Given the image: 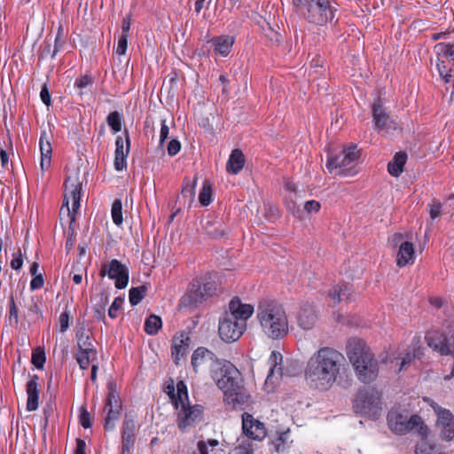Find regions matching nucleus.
Masks as SVG:
<instances>
[{
    "instance_id": "7c9ffc66",
    "label": "nucleus",
    "mask_w": 454,
    "mask_h": 454,
    "mask_svg": "<svg viewBox=\"0 0 454 454\" xmlns=\"http://www.w3.org/2000/svg\"><path fill=\"white\" fill-rule=\"evenodd\" d=\"M234 38L230 35H221L211 40L214 51L216 55L226 57L231 51Z\"/></svg>"
},
{
    "instance_id": "393cba45",
    "label": "nucleus",
    "mask_w": 454,
    "mask_h": 454,
    "mask_svg": "<svg viewBox=\"0 0 454 454\" xmlns=\"http://www.w3.org/2000/svg\"><path fill=\"white\" fill-rule=\"evenodd\" d=\"M214 362H216V366L220 363L216 356L204 347L196 348L192 356V365L195 372H197L198 367L200 365Z\"/></svg>"
},
{
    "instance_id": "58836bf2",
    "label": "nucleus",
    "mask_w": 454,
    "mask_h": 454,
    "mask_svg": "<svg viewBox=\"0 0 454 454\" xmlns=\"http://www.w3.org/2000/svg\"><path fill=\"white\" fill-rule=\"evenodd\" d=\"M349 290V287L347 284L335 285L333 286L328 292V296L331 298L333 301V305L340 303L341 301V296L346 294V292Z\"/></svg>"
},
{
    "instance_id": "9d476101",
    "label": "nucleus",
    "mask_w": 454,
    "mask_h": 454,
    "mask_svg": "<svg viewBox=\"0 0 454 454\" xmlns=\"http://www.w3.org/2000/svg\"><path fill=\"white\" fill-rule=\"evenodd\" d=\"M360 157L356 145H350L344 148L339 155L329 156L326 162V168L331 174L351 175L352 166Z\"/></svg>"
},
{
    "instance_id": "f03ea898",
    "label": "nucleus",
    "mask_w": 454,
    "mask_h": 454,
    "mask_svg": "<svg viewBox=\"0 0 454 454\" xmlns=\"http://www.w3.org/2000/svg\"><path fill=\"white\" fill-rule=\"evenodd\" d=\"M256 319L262 332L271 340H280L289 331L288 317L284 306L271 299L261 300L256 307Z\"/></svg>"
},
{
    "instance_id": "c85d7f7f",
    "label": "nucleus",
    "mask_w": 454,
    "mask_h": 454,
    "mask_svg": "<svg viewBox=\"0 0 454 454\" xmlns=\"http://www.w3.org/2000/svg\"><path fill=\"white\" fill-rule=\"evenodd\" d=\"M74 358L81 370H87L90 364L98 361V351L94 347L78 349Z\"/></svg>"
},
{
    "instance_id": "f257e3e1",
    "label": "nucleus",
    "mask_w": 454,
    "mask_h": 454,
    "mask_svg": "<svg viewBox=\"0 0 454 454\" xmlns=\"http://www.w3.org/2000/svg\"><path fill=\"white\" fill-rule=\"evenodd\" d=\"M346 371L343 354L333 348L323 347L307 361L304 378L311 388L327 391Z\"/></svg>"
},
{
    "instance_id": "f704fd0d",
    "label": "nucleus",
    "mask_w": 454,
    "mask_h": 454,
    "mask_svg": "<svg viewBox=\"0 0 454 454\" xmlns=\"http://www.w3.org/2000/svg\"><path fill=\"white\" fill-rule=\"evenodd\" d=\"M197 177H184L182 186V195L189 198L190 204L193 202L196 193Z\"/></svg>"
},
{
    "instance_id": "864d4df0",
    "label": "nucleus",
    "mask_w": 454,
    "mask_h": 454,
    "mask_svg": "<svg viewBox=\"0 0 454 454\" xmlns=\"http://www.w3.org/2000/svg\"><path fill=\"white\" fill-rule=\"evenodd\" d=\"M290 438V432L286 431L281 433L278 437L277 438L276 442V450L278 452L284 451L286 449V443L289 441Z\"/></svg>"
},
{
    "instance_id": "b1692460",
    "label": "nucleus",
    "mask_w": 454,
    "mask_h": 454,
    "mask_svg": "<svg viewBox=\"0 0 454 454\" xmlns=\"http://www.w3.org/2000/svg\"><path fill=\"white\" fill-rule=\"evenodd\" d=\"M39 147L41 152L40 167L42 172H45L51 167L52 148L50 141V136L45 130L41 131L39 139Z\"/></svg>"
},
{
    "instance_id": "79ce46f5",
    "label": "nucleus",
    "mask_w": 454,
    "mask_h": 454,
    "mask_svg": "<svg viewBox=\"0 0 454 454\" xmlns=\"http://www.w3.org/2000/svg\"><path fill=\"white\" fill-rule=\"evenodd\" d=\"M106 122L114 133L121 130L122 117L119 112H111L106 117Z\"/></svg>"
},
{
    "instance_id": "cd10ccee",
    "label": "nucleus",
    "mask_w": 454,
    "mask_h": 454,
    "mask_svg": "<svg viewBox=\"0 0 454 454\" xmlns=\"http://www.w3.org/2000/svg\"><path fill=\"white\" fill-rule=\"evenodd\" d=\"M357 379L364 384L373 382L379 374V363L372 362L369 365H361L360 368H354Z\"/></svg>"
},
{
    "instance_id": "774afa93",
    "label": "nucleus",
    "mask_w": 454,
    "mask_h": 454,
    "mask_svg": "<svg viewBox=\"0 0 454 454\" xmlns=\"http://www.w3.org/2000/svg\"><path fill=\"white\" fill-rule=\"evenodd\" d=\"M94 300L96 304L106 308L109 303V295L105 290H103L95 297Z\"/></svg>"
},
{
    "instance_id": "680f3d73",
    "label": "nucleus",
    "mask_w": 454,
    "mask_h": 454,
    "mask_svg": "<svg viewBox=\"0 0 454 454\" xmlns=\"http://www.w3.org/2000/svg\"><path fill=\"white\" fill-rule=\"evenodd\" d=\"M168 134H169V128L167 125V121H166V120H161V122H160V141H159V144H160V146H162L164 145L165 141L168 137Z\"/></svg>"
},
{
    "instance_id": "e2e57ef3",
    "label": "nucleus",
    "mask_w": 454,
    "mask_h": 454,
    "mask_svg": "<svg viewBox=\"0 0 454 454\" xmlns=\"http://www.w3.org/2000/svg\"><path fill=\"white\" fill-rule=\"evenodd\" d=\"M52 411H53V408H52V405L50 403L46 404L43 410V431H46V429L48 427L49 419L52 414Z\"/></svg>"
},
{
    "instance_id": "bf43d9fd",
    "label": "nucleus",
    "mask_w": 454,
    "mask_h": 454,
    "mask_svg": "<svg viewBox=\"0 0 454 454\" xmlns=\"http://www.w3.org/2000/svg\"><path fill=\"white\" fill-rule=\"evenodd\" d=\"M59 331L64 333L69 327V312L64 311L60 314L59 319Z\"/></svg>"
},
{
    "instance_id": "4468645a",
    "label": "nucleus",
    "mask_w": 454,
    "mask_h": 454,
    "mask_svg": "<svg viewBox=\"0 0 454 454\" xmlns=\"http://www.w3.org/2000/svg\"><path fill=\"white\" fill-rule=\"evenodd\" d=\"M242 435L245 440L262 442L268 435V430L263 422L255 419L251 413L244 412L241 415Z\"/></svg>"
},
{
    "instance_id": "4c0bfd02",
    "label": "nucleus",
    "mask_w": 454,
    "mask_h": 454,
    "mask_svg": "<svg viewBox=\"0 0 454 454\" xmlns=\"http://www.w3.org/2000/svg\"><path fill=\"white\" fill-rule=\"evenodd\" d=\"M212 184L208 180H205L199 193L200 203L204 207L208 206L212 202Z\"/></svg>"
},
{
    "instance_id": "49530a36",
    "label": "nucleus",
    "mask_w": 454,
    "mask_h": 454,
    "mask_svg": "<svg viewBox=\"0 0 454 454\" xmlns=\"http://www.w3.org/2000/svg\"><path fill=\"white\" fill-rule=\"evenodd\" d=\"M8 320L12 325H17L19 323L18 307L15 303L13 295L10 297Z\"/></svg>"
},
{
    "instance_id": "f3484780",
    "label": "nucleus",
    "mask_w": 454,
    "mask_h": 454,
    "mask_svg": "<svg viewBox=\"0 0 454 454\" xmlns=\"http://www.w3.org/2000/svg\"><path fill=\"white\" fill-rule=\"evenodd\" d=\"M254 311V308L253 305L243 303L238 296H235L230 301L228 311L224 314L228 316V317L237 320L239 324H244L245 327H247V322L252 317Z\"/></svg>"
},
{
    "instance_id": "dca6fc26",
    "label": "nucleus",
    "mask_w": 454,
    "mask_h": 454,
    "mask_svg": "<svg viewBox=\"0 0 454 454\" xmlns=\"http://www.w3.org/2000/svg\"><path fill=\"white\" fill-rule=\"evenodd\" d=\"M247 330L245 325L239 324L225 314L219 319L218 333L220 338L228 343L238 340Z\"/></svg>"
},
{
    "instance_id": "69168bd1",
    "label": "nucleus",
    "mask_w": 454,
    "mask_h": 454,
    "mask_svg": "<svg viewBox=\"0 0 454 454\" xmlns=\"http://www.w3.org/2000/svg\"><path fill=\"white\" fill-rule=\"evenodd\" d=\"M442 214V205L439 202H434L429 205V215L432 220L438 218Z\"/></svg>"
},
{
    "instance_id": "0e129e2a",
    "label": "nucleus",
    "mask_w": 454,
    "mask_h": 454,
    "mask_svg": "<svg viewBox=\"0 0 454 454\" xmlns=\"http://www.w3.org/2000/svg\"><path fill=\"white\" fill-rule=\"evenodd\" d=\"M40 98L45 106H50L51 105V98L46 83H44L41 89Z\"/></svg>"
},
{
    "instance_id": "6e6d98bb",
    "label": "nucleus",
    "mask_w": 454,
    "mask_h": 454,
    "mask_svg": "<svg viewBox=\"0 0 454 454\" xmlns=\"http://www.w3.org/2000/svg\"><path fill=\"white\" fill-rule=\"evenodd\" d=\"M415 454H434V447L428 442H421L417 444Z\"/></svg>"
},
{
    "instance_id": "052dcab7",
    "label": "nucleus",
    "mask_w": 454,
    "mask_h": 454,
    "mask_svg": "<svg viewBox=\"0 0 454 454\" xmlns=\"http://www.w3.org/2000/svg\"><path fill=\"white\" fill-rule=\"evenodd\" d=\"M321 208V204L319 201L311 200H308L304 204V210L310 214V213H317Z\"/></svg>"
},
{
    "instance_id": "4be33fe9",
    "label": "nucleus",
    "mask_w": 454,
    "mask_h": 454,
    "mask_svg": "<svg viewBox=\"0 0 454 454\" xmlns=\"http://www.w3.org/2000/svg\"><path fill=\"white\" fill-rule=\"evenodd\" d=\"M164 391L169 396L171 403L176 410H178L180 403L188 401L189 396L187 386L183 380H179L176 383V388L175 387L174 382L172 381L170 384L166 386Z\"/></svg>"
},
{
    "instance_id": "338daca9",
    "label": "nucleus",
    "mask_w": 454,
    "mask_h": 454,
    "mask_svg": "<svg viewBox=\"0 0 454 454\" xmlns=\"http://www.w3.org/2000/svg\"><path fill=\"white\" fill-rule=\"evenodd\" d=\"M92 310H93L94 317L98 321L105 322V320H106V308L105 307H102V306H99V305L94 303Z\"/></svg>"
},
{
    "instance_id": "4d7b16f0",
    "label": "nucleus",
    "mask_w": 454,
    "mask_h": 454,
    "mask_svg": "<svg viewBox=\"0 0 454 454\" xmlns=\"http://www.w3.org/2000/svg\"><path fill=\"white\" fill-rule=\"evenodd\" d=\"M128 48V36L126 35H121L118 40V44L116 48V54L119 56H122L126 53Z\"/></svg>"
},
{
    "instance_id": "8fccbe9b",
    "label": "nucleus",
    "mask_w": 454,
    "mask_h": 454,
    "mask_svg": "<svg viewBox=\"0 0 454 454\" xmlns=\"http://www.w3.org/2000/svg\"><path fill=\"white\" fill-rule=\"evenodd\" d=\"M76 338H77V347H78V349H82V348H90V347H94L91 340H90V338L89 335H87L84 331H79L76 334Z\"/></svg>"
},
{
    "instance_id": "603ef678",
    "label": "nucleus",
    "mask_w": 454,
    "mask_h": 454,
    "mask_svg": "<svg viewBox=\"0 0 454 454\" xmlns=\"http://www.w3.org/2000/svg\"><path fill=\"white\" fill-rule=\"evenodd\" d=\"M79 422L83 428H90L92 426L90 413L85 406H82L80 410Z\"/></svg>"
},
{
    "instance_id": "ddd939ff",
    "label": "nucleus",
    "mask_w": 454,
    "mask_h": 454,
    "mask_svg": "<svg viewBox=\"0 0 454 454\" xmlns=\"http://www.w3.org/2000/svg\"><path fill=\"white\" fill-rule=\"evenodd\" d=\"M99 275L102 278L107 276L110 279L114 280L117 289H123L129 284V269L117 259H112L109 262L103 263Z\"/></svg>"
},
{
    "instance_id": "c9c22d12",
    "label": "nucleus",
    "mask_w": 454,
    "mask_h": 454,
    "mask_svg": "<svg viewBox=\"0 0 454 454\" xmlns=\"http://www.w3.org/2000/svg\"><path fill=\"white\" fill-rule=\"evenodd\" d=\"M438 57H442L454 61V43H438L434 47Z\"/></svg>"
},
{
    "instance_id": "c756f323",
    "label": "nucleus",
    "mask_w": 454,
    "mask_h": 454,
    "mask_svg": "<svg viewBox=\"0 0 454 454\" xmlns=\"http://www.w3.org/2000/svg\"><path fill=\"white\" fill-rule=\"evenodd\" d=\"M245 155L240 149L231 151L226 163V171L231 175L239 174L245 166Z\"/></svg>"
},
{
    "instance_id": "2eb2a0df",
    "label": "nucleus",
    "mask_w": 454,
    "mask_h": 454,
    "mask_svg": "<svg viewBox=\"0 0 454 454\" xmlns=\"http://www.w3.org/2000/svg\"><path fill=\"white\" fill-rule=\"evenodd\" d=\"M372 114L378 133L387 135L390 133L391 129L395 130L397 129L396 122L390 118L389 113L380 98L373 102Z\"/></svg>"
},
{
    "instance_id": "e433bc0d",
    "label": "nucleus",
    "mask_w": 454,
    "mask_h": 454,
    "mask_svg": "<svg viewBox=\"0 0 454 454\" xmlns=\"http://www.w3.org/2000/svg\"><path fill=\"white\" fill-rule=\"evenodd\" d=\"M254 445L249 440H238V444L232 448L229 454H254Z\"/></svg>"
},
{
    "instance_id": "c03bdc74",
    "label": "nucleus",
    "mask_w": 454,
    "mask_h": 454,
    "mask_svg": "<svg viewBox=\"0 0 454 454\" xmlns=\"http://www.w3.org/2000/svg\"><path fill=\"white\" fill-rule=\"evenodd\" d=\"M46 361L45 353L41 348H36L32 353L31 363L37 368L43 369Z\"/></svg>"
},
{
    "instance_id": "6ab92c4d",
    "label": "nucleus",
    "mask_w": 454,
    "mask_h": 454,
    "mask_svg": "<svg viewBox=\"0 0 454 454\" xmlns=\"http://www.w3.org/2000/svg\"><path fill=\"white\" fill-rule=\"evenodd\" d=\"M114 152V168L118 171L123 170L127 167V156L130 151V139L128 130H125V140L121 137H117L115 140Z\"/></svg>"
},
{
    "instance_id": "bb28decb",
    "label": "nucleus",
    "mask_w": 454,
    "mask_h": 454,
    "mask_svg": "<svg viewBox=\"0 0 454 454\" xmlns=\"http://www.w3.org/2000/svg\"><path fill=\"white\" fill-rule=\"evenodd\" d=\"M415 260L414 245L409 241H403L399 246L396 256V264L399 267H404L410 263H413Z\"/></svg>"
},
{
    "instance_id": "a878e982",
    "label": "nucleus",
    "mask_w": 454,
    "mask_h": 454,
    "mask_svg": "<svg viewBox=\"0 0 454 454\" xmlns=\"http://www.w3.org/2000/svg\"><path fill=\"white\" fill-rule=\"evenodd\" d=\"M317 315L312 305H303L298 314V325L304 330H309L316 325Z\"/></svg>"
},
{
    "instance_id": "72a5a7b5",
    "label": "nucleus",
    "mask_w": 454,
    "mask_h": 454,
    "mask_svg": "<svg viewBox=\"0 0 454 454\" xmlns=\"http://www.w3.org/2000/svg\"><path fill=\"white\" fill-rule=\"evenodd\" d=\"M162 327V320L160 316L151 314L145 318L144 329L148 335H156Z\"/></svg>"
},
{
    "instance_id": "412c9836",
    "label": "nucleus",
    "mask_w": 454,
    "mask_h": 454,
    "mask_svg": "<svg viewBox=\"0 0 454 454\" xmlns=\"http://www.w3.org/2000/svg\"><path fill=\"white\" fill-rule=\"evenodd\" d=\"M38 381V375H29V380L26 384V392L27 395L26 409L27 411H34L38 409L40 395Z\"/></svg>"
},
{
    "instance_id": "6e6552de",
    "label": "nucleus",
    "mask_w": 454,
    "mask_h": 454,
    "mask_svg": "<svg viewBox=\"0 0 454 454\" xmlns=\"http://www.w3.org/2000/svg\"><path fill=\"white\" fill-rule=\"evenodd\" d=\"M204 409L200 404L192 405L188 401L180 403L176 410V427L182 433L190 431L203 419Z\"/></svg>"
},
{
    "instance_id": "39448f33",
    "label": "nucleus",
    "mask_w": 454,
    "mask_h": 454,
    "mask_svg": "<svg viewBox=\"0 0 454 454\" xmlns=\"http://www.w3.org/2000/svg\"><path fill=\"white\" fill-rule=\"evenodd\" d=\"M297 12L315 26H325L335 18L337 9L330 0H293Z\"/></svg>"
},
{
    "instance_id": "f8f14e48",
    "label": "nucleus",
    "mask_w": 454,
    "mask_h": 454,
    "mask_svg": "<svg viewBox=\"0 0 454 454\" xmlns=\"http://www.w3.org/2000/svg\"><path fill=\"white\" fill-rule=\"evenodd\" d=\"M217 290L215 281L206 278L193 279L187 293L188 305H197L208 297H212Z\"/></svg>"
},
{
    "instance_id": "473e14b6",
    "label": "nucleus",
    "mask_w": 454,
    "mask_h": 454,
    "mask_svg": "<svg viewBox=\"0 0 454 454\" xmlns=\"http://www.w3.org/2000/svg\"><path fill=\"white\" fill-rule=\"evenodd\" d=\"M283 356L280 352L273 350L269 358V364H270V370L266 379V384L269 382H272L274 376L277 374L278 376H282V367L280 364L282 362Z\"/></svg>"
},
{
    "instance_id": "0eeeda50",
    "label": "nucleus",
    "mask_w": 454,
    "mask_h": 454,
    "mask_svg": "<svg viewBox=\"0 0 454 454\" xmlns=\"http://www.w3.org/2000/svg\"><path fill=\"white\" fill-rule=\"evenodd\" d=\"M64 199L60 207L59 215H67L70 223L75 221V214L80 207L82 194V182L80 181L79 172H74L64 182Z\"/></svg>"
},
{
    "instance_id": "a18cd8bd",
    "label": "nucleus",
    "mask_w": 454,
    "mask_h": 454,
    "mask_svg": "<svg viewBox=\"0 0 454 454\" xmlns=\"http://www.w3.org/2000/svg\"><path fill=\"white\" fill-rule=\"evenodd\" d=\"M436 67L440 76L442 78L444 82H450L452 78L451 69L447 67L445 62L438 59L436 62Z\"/></svg>"
},
{
    "instance_id": "5701e85b",
    "label": "nucleus",
    "mask_w": 454,
    "mask_h": 454,
    "mask_svg": "<svg viewBox=\"0 0 454 454\" xmlns=\"http://www.w3.org/2000/svg\"><path fill=\"white\" fill-rule=\"evenodd\" d=\"M190 342L191 338L185 332H182L174 337L171 346V355L175 364H177L179 360L186 355Z\"/></svg>"
},
{
    "instance_id": "a211bd4d",
    "label": "nucleus",
    "mask_w": 454,
    "mask_h": 454,
    "mask_svg": "<svg viewBox=\"0 0 454 454\" xmlns=\"http://www.w3.org/2000/svg\"><path fill=\"white\" fill-rule=\"evenodd\" d=\"M136 442V421L134 416L125 414L121 427V453L130 454Z\"/></svg>"
},
{
    "instance_id": "aec40b11",
    "label": "nucleus",
    "mask_w": 454,
    "mask_h": 454,
    "mask_svg": "<svg viewBox=\"0 0 454 454\" xmlns=\"http://www.w3.org/2000/svg\"><path fill=\"white\" fill-rule=\"evenodd\" d=\"M435 425L440 428V437L442 440L450 442L454 439V415L450 410L442 411L437 417Z\"/></svg>"
},
{
    "instance_id": "ea45409f",
    "label": "nucleus",
    "mask_w": 454,
    "mask_h": 454,
    "mask_svg": "<svg viewBox=\"0 0 454 454\" xmlns=\"http://www.w3.org/2000/svg\"><path fill=\"white\" fill-rule=\"evenodd\" d=\"M146 294V287L139 286L129 289V299L132 306H136L141 302Z\"/></svg>"
},
{
    "instance_id": "7ed1b4c3",
    "label": "nucleus",
    "mask_w": 454,
    "mask_h": 454,
    "mask_svg": "<svg viewBox=\"0 0 454 454\" xmlns=\"http://www.w3.org/2000/svg\"><path fill=\"white\" fill-rule=\"evenodd\" d=\"M211 377L230 403L242 404L247 401V395L243 386L242 375L233 364L229 361L218 363V365L211 370Z\"/></svg>"
},
{
    "instance_id": "5fc2aeb1",
    "label": "nucleus",
    "mask_w": 454,
    "mask_h": 454,
    "mask_svg": "<svg viewBox=\"0 0 454 454\" xmlns=\"http://www.w3.org/2000/svg\"><path fill=\"white\" fill-rule=\"evenodd\" d=\"M181 150V143L178 139H171L167 146L168 154L171 157L176 155Z\"/></svg>"
},
{
    "instance_id": "2f4dec72",
    "label": "nucleus",
    "mask_w": 454,
    "mask_h": 454,
    "mask_svg": "<svg viewBox=\"0 0 454 454\" xmlns=\"http://www.w3.org/2000/svg\"><path fill=\"white\" fill-rule=\"evenodd\" d=\"M408 160V155L405 152H397L393 159L387 163V171L390 176L398 177L403 172V167Z\"/></svg>"
},
{
    "instance_id": "a19ab883",
    "label": "nucleus",
    "mask_w": 454,
    "mask_h": 454,
    "mask_svg": "<svg viewBox=\"0 0 454 454\" xmlns=\"http://www.w3.org/2000/svg\"><path fill=\"white\" fill-rule=\"evenodd\" d=\"M111 215L115 225L120 226L123 223L122 202L120 199H115L112 204Z\"/></svg>"
},
{
    "instance_id": "9b49d317",
    "label": "nucleus",
    "mask_w": 454,
    "mask_h": 454,
    "mask_svg": "<svg viewBox=\"0 0 454 454\" xmlns=\"http://www.w3.org/2000/svg\"><path fill=\"white\" fill-rule=\"evenodd\" d=\"M347 355L354 368L378 362L366 343L360 339H351L347 345Z\"/></svg>"
},
{
    "instance_id": "20e7f679",
    "label": "nucleus",
    "mask_w": 454,
    "mask_h": 454,
    "mask_svg": "<svg viewBox=\"0 0 454 454\" xmlns=\"http://www.w3.org/2000/svg\"><path fill=\"white\" fill-rule=\"evenodd\" d=\"M387 421L390 431L398 435L414 431L426 439L429 434V428L423 419L418 414L410 415L407 409L392 408L387 413Z\"/></svg>"
},
{
    "instance_id": "09e8293b",
    "label": "nucleus",
    "mask_w": 454,
    "mask_h": 454,
    "mask_svg": "<svg viewBox=\"0 0 454 454\" xmlns=\"http://www.w3.org/2000/svg\"><path fill=\"white\" fill-rule=\"evenodd\" d=\"M92 83H93L92 77L89 74H85V75H82L75 80L74 86L77 89H79V90H80L79 94L82 95L83 90L86 89L87 87L92 85Z\"/></svg>"
},
{
    "instance_id": "13d9d810",
    "label": "nucleus",
    "mask_w": 454,
    "mask_h": 454,
    "mask_svg": "<svg viewBox=\"0 0 454 454\" xmlns=\"http://www.w3.org/2000/svg\"><path fill=\"white\" fill-rule=\"evenodd\" d=\"M44 285V278L43 273H39L38 275L33 276V278L30 281V289L32 291L39 290L43 287Z\"/></svg>"
},
{
    "instance_id": "423d86ee",
    "label": "nucleus",
    "mask_w": 454,
    "mask_h": 454,
    "mask_svg": "<svg viewBox=\"0 0 454 454\" xmlns=\"http://www.w3.org/2000/svg\"><path fill=\"white\" fill-rule=\"evenodd\" d=\"M353 409L356 414L379 419L382 411L380 393L373 387L359 389L355 395Z\"/></svg>"
},
{
    "instance_id": "1a4fd4ad",
    "label": "nucleus",
    "mask_w": 454,
    "mask_h": 454,
    "mask_svg": "<svg viewBox=\"0 0 454 454\" xmlns=\"http://www.w3.org/2000/svg\"><path fill=\"white\" fill-rule=\"evenodd\" d=\"M122 404L117 385L114 381L107 383V395L105 401L104 411L106 412L104 428L112 431L115 423L120 419Z\"/></svg>"
},
{
    "instance_id": "de8ad7c7",
    "label": "nucleus",
    "mask_w": 454,
    "mask_h": 454,
    "mask_svg": "<svg viewBox=\"0 0 454 454\" xmlns=\"http://www.w3.org/2000/svg\"><path fill=\"white\" fill-rule=\"evenodd\" d=\"M205 230L206 233L213 239H220L225 235V231L220 223L218 226L214 227L209 222H207L205 226Z\"/></svg>"
},
{
    "instance_id": "37998d69",
    "label": "nucleus",
    "mask_w": 454,
    "mask_h": 454,
    "mask_svg": "<svg viewBox=\"0 0 454 454\" xmlns=\"http://www.w3.org/2000/svg\"><path fill=\"white\" fill-rule=\"evenodd\" d=\"M24 258H27L26 254H22L21 249L19 247L17 251L12 253V259L11 260L10 266L14 270H21L23 266Z\"/></svg>"
},
{
    "instance_id": "3c124183",
    "label": "nucleus",
    "mask_w": 454,
    "mask_h": 454,
    "mask_svg": "<svg viewBox=\"0 0 454 454\" xmlns=\"http://www.w3.org/2000/svg\"><path fill=\"white\" fill-rule=\"evenodd\" d=\"M124 302V299L121 296L116 297L111 306L108 309V316L112 319H115L118 317V312L121 309L122 304Z\"/></svg>"
}]
</instances>
